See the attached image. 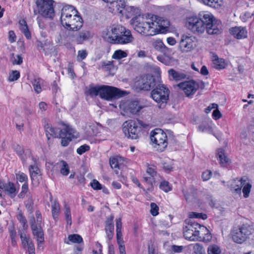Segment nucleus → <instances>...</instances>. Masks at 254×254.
Masks as SVG:
<instances>
[{
  "label": "nucleus",
  "mask_w": 254,
  "mask_h": 254,
  "mask_svg": "<svg viewBox=\"0 0 254 254\" xmlns=\"http://www.w3.org/2000/svg\"><path fill=\"white\" fill-rule=\"evenodd\" d=\"M62 167L60 168V172L63 176H67L69 173V168L68 164L64 160H61Z\"/></svg>",
  "instance_id": "nucleus-41"
},
{
  "label": "nucleus",
  "mask_w": 254,
  "mask_h": 254,
  "mask_svg": "<svg viewBox=\"0 0 254 254\" xmlns=\"http://www.w3.org/2000/svg\"><path fill=\"white\" fill-rule=\"evenodd\" d=\"M113 219L114 216L111 215L107 218L105 222V230L107 238L109 240L112 239L114 236V226L113 223Z\"/></svg>",
  "instance_id": "nucleus-23"
},
{
  "label": "nucleus",
  "mask_w": 254,
  "mask_h": 254,
  "mask_svg": "<svg viewBox=\"0 0 254 254\" xmlns=\"http://www.w3.org/2000/svg\"><path fill=\"white\" fill-rule=\"evenodd\" d=\"M16 178L21 183H28V176L23 172H19L18 173H16Z\"/></svg>",
  "instance_id": "nucleus-49"
},
{
  "label": "nucleus",
  "mask_w": 254,
  "mask_h": 254,
  "mask_svg": "<svg viewBox=\"0 0 254 254\" xmlns=\"http://www.w3.org/2000/svg\"><path fill=\"white\" fill-rule=\"evenodd\" d=\"M254 15L249 12H246L244 14L241 15L240 18L243 22H246L249 18H251Z\"/></svg>",
  "instance_id": "nucleus-63"
},
{
  "label": "nucleus",
  "mask_w": 254,
  "mask_h": 254,
  "mask_svg": "<svg viewBox=\"0 0 254 254\" xmlns=\"http://www.w3.org/2000/svg\"><path fill=\"white\" fill-rule=\"evenodd\" d=\"M54 3L53 0H36L34 14H40L43 17L53 19L55 16Z\"/></svg>",
  "instance_id": "nucleus-2"
},
{
  "label": "nucleus",
  "mask_w": 254,
  "mask_h": 254,
  "mask_svg": "<svg viewBox=\"0 0 254 254\" xmlns=\"http://www.w3.org/2000/svg\"><path fill=\"white\" fill-rule=\"evenodd\" d=\"M197 192V189L193 186H191L186 191L183 190L184 195L186 200H188L190 196H194Z\"/></svg>",
  "instance_id": "nucleus-38"
},
{
  "label": "nucleus",
  "mask_w": 254,
  "mask_h": 254,
  "mask_svg": "<svg viewBox=\"0 0 254 254\" xmlns=\"http://www.w3.org/2000/svg\"><path fill=\"white\" fill-rule=\"evenodd\" d=\"M162 168L165 172L169 173L173 170V167L171 164L164 162L162 163Z\"/></svg>",
  "instance_id": "nucleus-61"
},
{
  "label": "nucleus",
  "mask_w": 254,
  "mask_h": 254,
  "mask_svg": "<svg viewBox=\"0 0 254 254\" xmlns=\"http://www.w3.org/2000/svg\"><path fill=\"white\" fill-rule=\"evenodd\" d=\"M158 211L159 207L154 202L151 203L150 212L151 215L154 216L157 215L159 213Z\"/></svg>",
  "instance_id": "nucleus-54"
},
{
  "label": "nucleus",
  "mask_w": 254,
  "mask_h": 254,
  "mask_svg": "<svg viewBox=\"0 0 254 254\" xmlns=\"http://www.w3.org/2000/svg\"><path fill=\"white\" fill-rule=\"evenodd\" d=\"M242 189L244 197H248L252 189V185L248 182V180L241 178L240 180L236 179L232 182L231 190L233 193L241 194Z\"/></svg>",
  "instance_id": "nucleus-8"
},
{
  "label": "nucleus",
  "mask_w": 254,
  "mask_h": 254,
  "mask_svg": "<svg viewBox=\"0 0 254 254\" xmlns=\"http://www.w3.org/2000/svg\"><path fill=\"white\" fill-rule=\"evenodd\" d=\"M195 42V37L184 34L180 42V49L182 52H190L196 47Z\"/></svg>",
  "instance_id": "nucleus-17"
},
{
  "label": "nucleus",
  "mask_w": 254,
  "mask_h": 254,
  "mask_svg": "<svg viewBox=\"0 0 254 254\" xmlns=\"http://www.w3.org/2000/svg\"><path fill=\"white\" fill-rule=\"evenodd\" d=\"M20 237L21 240V243L24 247H26L29 243H31L32 240L30 237H27L26 234L23 233L21 231H19Z\"/></svg>",
  "instance_id": "nucleus-44"
},
{
  "label": "nucleus",
  "mask_w": 254,
  "mask_h": 254,
  "mask_svg": "<svg viewBox=\"0 0 254 254\" xmlns=\"http://www.w3.org/2000/svg\"><path fill=\"white\" fill-rule=\"evenodd\" d=\"M127 55L126 52L121 50H118L115 52L112 56V58L114 59L120 60L126 57Z\"/></svg>",
  "instance_id": "nucleus-46"
},
{
  "label": "nucleus",
  "mask_w": 254,
  "mask_h": 254,
  "mask_svg": "<svg viewBox=\"0 0 254 254\" xmlns=\"http://www.w3.org/2000/svg\"><path fill=\"white\" fill-rule=\"evenodd\" d=\"M3 187L5 191L7 192L10 198H13L16 196L17 191L14 183L8 182L7 184H6Z\"/></svg>",
  "instance_id": "nucleus-29"
},
{
  "label": "nucleus",
  "mask_w": 254,
  "mask_h": 254,
  "mask_svg": "<svg viewBox=\"0 0 254 254\" xmlns=\"http://www.w3.org/2000/svg\"><path fill=\"white\" fill-rule=\"evenodd\" d=\"M88 53L86 50H79L78 51L77 59L78 61H82L85 59L87 56Z\"/></svg>",
  "instance_id": "nucleus-56"
},
{
  "label": "nucleus",
  "mask_w": 254,
  "mask_h": 254,
  "mask_svg": "<svg viewBox=\"0 0 254 254\" xmlns=\"http://www.w3.org/2000/svg\"><path fill=\"white\" fill-rule=\"evenodd\" d=\"M21 159L22 163L25 164L26 162V160L28 158H31L34 163H36V159L32 155L31 150L29 149H25L24 153L22 154L21 156H19Z\"/></svg>",
  "instance_id": "nucleus-36"
},
{
  "label": "nucleus",
  "mask_w": 254,
  "mask_h": 254,
  "mask_svg": "<svg viewBox=\"0 0 254 254\" xmlns=\"http://www.w3.org/2000/svg\"><path fill=\"white\" fill-rule=\"evenodd\" d=\"M123 131L127 138L137 139L141 136V128L137 126L135 120L126 121L123 125Z\"/></svg>",
  "instance_id": "nucleus-7"
},
{
  "label": "nucleus",
  "mask_w": 254,
  "mask_h": 254,
  "mask_svg": "<svg viewBox=\"0 0 254 254\" xmlns=\"http://www.w3.org/2000/svg\"><path fill=\"white\" fill-rule=\"evenodd\" d=\"M193 254H202L204 253V250L202 245L199 243H196L193 247Z\"/></svg>",
  "instance_id": "nucleus-52"
},
{
  "label": "nucleus",
  "mask_w": 254,
  "mask_h": 254,
  "mask_svg": "<svg viewBox=\"0 0 254 254\" xmlns=\"http://www.w3.org/2000/svg\"><path fill=\"white\" fill-rule=\"evenodd\" d=\"M190 218H201L203 220H205L207 218V216L206 214L203 213H197V212H191L190 214Z\"/></svg>",
  "instance_id": "nucleus-50"
},
{
  "label": "nucleus",
  "mask_w": 254,
  "mask_h": 254,
  "mask_svg": "<svg viewBox=\"0 0 254 254\" xmlns=\"http://www.w3.org/2000/svg\"><path fill=\"white\" fill-rule=\"evenodd\" d=\"M200 19L204 27V30H206L208 34L212 35L219 33V27H221V25L216 24L215 19L212 14L209 13L203 14Z\"/></svg>",
  "instance_id": "nucleus-9"
},
{
  "label": "nucleus",
  "mask_w": 254,
  "mask_h": 254,
  "mask_svg": "<svg viewBox=\"0 0 254 254\" xmlns=\"http://www.w3.org/2000/svg\"><path fill=\"white\" fill-rule=\"evenodd\" d=\"M60 212V205L59 202L55 201L52 204V216L55 220H56Z\"/></svg>",
  "instance_id": "nucleus-37"
},
{
  "label": "nucleus",
  "mask_w": 254,
  "mask_h": 254,
  "mask_svg": "<svg viewBox=\"0 0 254 254\" xmlns=\"http://www.w3.org/2000/svg\"><path fill=\"white\" fill-rule=\"evenodd\" d=\"M122 5L123 6V10H121L119 12L125 14L126 18L128 19L132 17L131 20V23L133 19H136L137 21V17L140 15V9L137 7L126 5L123 3L122 4Z\"/></svg>",
  "instance_id": "nucleus-21"
},
{
  "label": "nucleus",
  "mask_w": 254,
  "mask_h": 254,
  "mask_svg": "<svg viewBox=\"0 0 254 254\" xmlns=\"http://www.w3.org/2000/svg\"><path fill=\"white\" fill-rule=\"evenodd\" d=\"M46 135L47 137L48 143L52 142V138H58L61 134V130L58 127H53L50 124H46L44 126Z\"/></svg>",
  "instance_id": "nucleus-22"
},
{
  "label": "nucleus",
  "mask_w": 254,
  "mask_h": 254,
  "mask_svg": "<svg viewBox=\"0 0 254 254\" xmlns=\"http://www.w3.org/2000/svg\"><path fill=\"white\" fill-rule=\"evenodd\" d=\"M157 167L153 165H148L146 169V173L154 178L157 175Z\"/></svg>",
  "instance_id": "nucleus-48"
},
{
  "label": "nucleus",
  "mask_w": 254,
  "mask_h": 254,
  "mask_svg": "<svg viewBox=\"0 0 254 254\" xmlns=\"http://www.w3.org/2000/svg\"><path fill=\"white\" fill-rule=\"evenodd\" d=\"M109 40V43L111 44L124 45L131 43L133 41L134 38L131 31L126 28L117 38L115 39L110 38Z\"/></svg>",
  "instance_id": "nucleus-18"
},
{
  "label": "nucleus",
  "mask_w": 254,
  "mask_h": 254,
  "mask_svg": "<svg viewBox=\"0 0 254 254\" xmlns=\"http://www.w3.org/2000/svg\"><path fill=\"white\" fill-rule=\"evenodd\" d=\"M20 77V72L18 70H13L9 73L8 80L14 81L17 80Z\"/></svg>",
  "instance_id": "nucleus-53"
},
{
  "label": "nucleus",
  "mask_w": 254,
  "mask_h": 254,
  "mask_svg": "<svg viewBox=\"0 0 254 254\" xmlns=\"http://www.w3.org/2000/svg\"><path fill=\"white\" fill-rule=\"evenodd\" d=\"M187 27L193 33L200 34L204 31V27L202 25L200 18L196 16L189 17L187 19Z\"/></svg>",
  "instance_id": "nucleus-15"
},
{
  "label": "nucleus",
  "mask_w": 254,
  "mask_h": 254,
  "mask_svg": "<svg viewBox=\"0 0 254 254\" xmlns=\"http://www.w3.org/2000/svg\"><path fill=\"white\" fill-rule=\"evenodd\" d=\"M168 73L175 81H180L187 78V75L182 72L177 71L171 68L168 70Z\"/></svg>",
  "instance_id": "nucleus-30"
},
{
  "label": "nucleus",
  "mask_w": 254,
  "mask_h": 254,
  "mask_svg": "<svg viewBox=\"0 0 254 254\" xmlns=\"http://www.w3.org/2000/svg\"><path fill=\"white\" fill-rule=\"evenodd\" d=\"M90 185L95 190H100L102 189L101 184L96 180H93Z\"/></svg>",
  "instance_id": "nucleus-60"
},
{
  "label": "nucleus",
  "mask_w": 254,
  "mask_h": 254,
  "mask_svg": "<svg viewBox=\"0 0 254 254\" xmlns=\"http://www.w3.org/2000/svg\"><path fill=\"white\" fill-rule=\"evenodd\" d=\"M89 150L90 146L87 144H84L78 147L76 150V152L78 154L82 155Z\"/></svg>",
  "instance_id": "nucleus-55"
},
{
  "label": "nucleus",
  "mask_w": 254,
  "mask_h": 254,
  "mask_svg": "<svg viewBox=\"0 0 254 254\" xmlns=\"http://www.w3.org/2000/svg\"><path fill=\"white\" fill-rule=\"evenodd\" d=\"M152 25L155 27L154 30L155 34L158 33L164 34L169 31L170 21L166 18L153 15L151 17Z\"/></svg>",
  "instance_id": "nucleus-12"
},
{
  "label": "nucleus",
  "mask_w": 254,
  "mask_h": 254,
  "mask_svg": "<svg viewBox=\"0 0 254 254\" xmlns=\"http://www.w3.org/2000/svg\"><path fill=\"white\" fill-rule=\"evenodd\" d=\"M220 248L216 245L209 246L207 249V254H221Z\"/></svg>",
  "instance_id": "nucleus-42"
},
{
  "label": "nucleus",
  "mask_w": 254,
  "mask_h": 254,
  "mask_svg": "<svg viewBox=\"0 0 254 254\" xmlns=\"http://www.w3.org/2000/svg\"><path fill=\"white\" fill-rule=\"evenodd\" d=\"M114 61H102L101 62L102 68L107 71H110L114 68Z\"/></svg>",
  "instance_id": "nucleus-43"
},
{
  "label": "nucleus",
  "mask_w": 254,
  "mask_h": 254,
  "mask_svg": "<svg viewBox=\"0 0 254 254\" xmlns=\"http://www.w3.org/2000/svg\"><path fill=\"white\" fill-rule=\"evenodd\" d=\"M185 225L183 227V234L185 239L190 241L197 240L200 234L198 229L202 226L191 219H186L185 221Z\"/></svg>",
  "instance_id": "nucleus-4"
},
{
  "label": "nucleus",
  "mask_w": 254,
  "mask_h": 254,
  "mask_svg": "<svg viewBox=\"0 0 254 254\" xmlns=\"http://www.w3.org/2000/svg\"><path fill=\"white\" fill-rule=\"evenodd\" d=\"M78 11L71 5L64 7L62 10L61 21L67 30L77 31L83 26L82 17L77 14Z\"/></svg>",
  "instance_id": "nucleus-1"
},
{
  "label": "nucleus",
  "mask_w": 254,
  "mask_h": 254,
  "mask_svg": "<svg viewBox=\"0 0 254 254\" xmlns=\"http://www.w3.org/2000/svg\"><path fill=\"white\" fill-rule=\"evenodd\" d=\"M170 91L164 84L156 85L151 91L150 97L158 103H166L169 99Z\"/></svg>",
  "instance_id": "nucleus-10"
},
{
  "label": "nucleus",
  "mask_w": 254,
  "mask_h": 254,
  "mask_svg": "<svg viewBox=\"0 0 254 254\" xmlns=\"http://www.w3.org/2000/svg\"><path fill=\"white\" fill-rule=\"evenodd\" d=\"M68 238L70 241L74 243L80 244L83 242L82 238L78 234H71L68 236Z\"/></svg>",
  "instance_id": "nucleus-45"
},
{
  "label": "nucleus",
  "mask_w": 254,
  "mask_h": 254,
  "mask_svg": "<svg viewBox=\"0 0 254 254\" xmlns=\"http://www.w3.org/2000/svg\"><path fill=\"white\" fill-rule=\"evenodd\" d=\"M26 247H27L29 254H35V246L32 242L29 243L27 245H26Z\"/></svg>",
  "instance_id": "nucleus-64"
},
{
  "label": "nucleus",
  "mask_w": 254,
  "mask_h": 254,
  "mask_svg": "<svg viewBox=\"0 0 254 254\" xmlns=\"http://www.w3.org/2000/svg\"><path fill=\"white\" fill-rule=\"evenodd\" d=\"M91 37L90 32L87 30H83L76 35L75 41L77 44H82L85 41L88 40Z\"/></svg>",
  "instance_id": "nucleus-27"
},
{
  "label": "nucleus",
  "mask_w": 254,
  "mask_h": 254,
  "mask_svg": "<svg viewBox=\"0 0 254 254\" xmlns=\"http://www.w3.org/2000/svg\"><path fill=\"white\" fill-rule=\"evenodd\" d=\"M252 233L251 227L247 224H244L234 227L231 231L233 240L237 243L242 244L245 242Z\"/></svg>",
  "instance_id": "nucleus-6"
},
{
  "label": "nucleus",
  "mask_w": 254,
  "mask_h": 254,
  "mask_svg": "<svg viewBox=\"0 0 254 254\" xmlns=\"http://www.w3.org/2000/svg\"><path fill=\"white\" fill-rule=\"evenodd\" d=\"M100 85L94 86L90 84L88 89L85 91V94L92 97L93 96H100Z\"/></svg>",
  "instance_id": "nucleus-32"
},
{
  "label": "nucleus",
  "mask_w": 254,
  "mask_h": 254,
  "mask_svg": "<svg viewBox=\"0 0 254 254\" xmlns=\"http://www.w3.org/2000/svg\"><path fill=\"white\" fill-rule=\"evenodd\" d=\"M142 107L140 105L139 101L137 100H132L130 101L127 107V110L130 113L135 115L142 109Z\"/></svg>",
  "instance_id": "nucleus-25"
},
{
  "label": "nucleus",
  "mask_w": 254,
  "mask_h": 254,
  "mask_svg": "<svg viewBox=\"0 0 254 254\" xmlns=\"http://www.w3.org/2000/svg\"><path fill=\"white\" fill-rule=\"evenodd\" d=\"M20 25V29L21 32L23 33L26 38L28 39H30L31 38V33L29 30L27 22L25 20L22 19L20 20L19 22Z\"/></svg>",
  "instance_id": "nucleus-33"
},
{
  "label": "nucleus",
  "mask_w": 254,
  "mask_h": 254,
  "mask_svg": "<svg viewBox=\"0 0 254 254\" xmlns=\"http://www.w3.org/2000/svg\"><path fill=\"white\" fill-rule=\"evenodd\" d=\"M157 85L155 77L151 74L143 76L138 82V87L141 90L149 91Z\"/></svg>",
  "instance_id": "nucleus-19"
},
{
  "label": "nucleus",
  "mask_w": 254,
  "mask_h": 254,
  "mask_svg": "<svg viewBox=\"0 0 254 254\" xmlns=\"http://www.w3.org/2000/svg\"><path fill=\"white\" fill-rule=\"evenodd\" d=\"M212 175V172L210 170H206L204 172H203L201 177L203 180V181H207L210 178Z\"/></svg>",
  "instance_id": "nucleus-62"
},
{
  "label": "nucleus",
  "mask_w": 254,
  "mask_h": 254,
  "mask_svg": "<svg viewBox=\"0 0 254 254\" xmlns=\"http://www.w3.org/2000/svg\"><path fill=\"white\" fill-rule=\"evenodd\" d=\"M143 181L147 186V188L145 189L142 187L143 190L146 193L148 192H152L154 190L153 184L155 182L154 179L149 177H144Z\"/></svg>",
  "instance_id": "nucleus-31"
},
{
  "label": "nucleus",
  "mask_w": 254,
  "mask_h": 254,
  "mask_svg": "<svg viewBox=\"0 0 254 254\" xmlns=\"http://www.w3.org/2000/svg\"><path fill=\"white\" fill-rule=\"evenodd\" d=\"M34 163V164L30 165L28 169L32 182L36 180L38 176L41 175L40 169L36 165V163Z\"/></svg>",
  "instance_id": "nucleus-28"
},
{
  "label": "nucleus",
  "mask_w": 254,
  "mask_h": 254,
  "mask_svg": "<svg viewBox=\"0 0 254 254\" xmlns=\"http://www.w3.org/2000/svg\"><path fill=\"white\" fill-rule=\"evenodd\" d=\"M178 86L184 91L187 97H192L199 89V85L196 81L190 80L179 83Z\"/></svg>",
  "instance_id": "nucleus-14"
},
{
  "label": "nucleus",
  "mask_w": 254,
  "mask_h": 254,
  "mask_svg": "<svg viewBox=\"0 0 254 254\" xmlns=\"http://www.w3.org/2000/svg\"><path fill=\"white\" fill-rule=\"evenodd\" d=\"M32 234L37 241L38 247H40L44 243V232L41 225L36 224L35 219L33 217L30 220Z\"/></svg>",
  "instance_id": "nucleus-13"
},
{
  "label": "nucleus",
  "mask_w": 254,
  "mask_h": 254,
  "mask_svg": "<svg viewBox=\"0 0 254 254\" xmlns=\"http://www.w3.org/2000/svg\"><path fill=\"white\" fill-rule=\"evenodd\" d=\"M64 215L65 216V219L67 225L70 226L72 224V219L70 212V209L69 206L65 204L64 205Z\"/></svg>",
  "instance_id": "nucleus-40"
},
{
  "label": "nucleus",
  "mask_w": 254,
  "mask_h": 254,
  "mask_svg": "<svg viewBox=\"0 0 254 254\" xmlns=\"http://www.w3.org/2000/svg\"><path fill=\"white\" fill-rule=\"evenodd\" d=\"M17 219L20 223L22 225L23 229H26L28 228V225L27 224V221L25 217L23 215L22 213L18 214Z\"/></svg>",
  "instance_id": "nucleus-51"
},
{
  "label": "nucleus",
  "mask_w": 254,
  "mask_h": 254,
  "mask_svg": "<svg viewBox=\"0 0 254 254\" xmlns=\"http://www.w3.org/2000/svg\"><path fill=\"white\" fill-rule=\"evenodd\" d=\"M40 80L41 79L40 78H34L31 82L34 90L37 93H39L41 92V87L40 84Z\"/></svg>",
  "instance_id": "nucleus-47"
},
{
  "label": "nucleus",
  "mask_w": 254,
  "mask_h": 254,
  "mask_svg": "<svg viewBox=\"0 0 254 254\" xmlns=\"http://www.w3.org/2000/svg\"><path fill=\"white\" fill-rule=\"evenodd\" d=\"M201 1L205 5L218 8L222 4V0H201Z\"/></svg>",
  "instance_id": "nucleus-34"
},
{
  "label": "nucleus",
  "mask_w": 254,
  "mask_h": 254,
  "mask_svg": "<svg viewBox=\"0 0 254 254\" xmlns=\"http://www.w3.org/2000/svg\"><path fill=\"white\" fill-rule=\"evenodd\" d=\"M132 24L134 26V30L140 34L146 36L155 35L154 27L152 25V21L138 22L136 19L132 20Z\"/></svg>",
  "instance_id": "nucleus-11"
},
{
  "label": "nucleus",
  "mask_w": 254,
  "mask_h": 254,
  "mask_svg": "<svg viewBox=\"0 0 254 254\" xmlns=\"http://www.w3.org/2000/svg\"><path fill=\"white\" fill-rule=\"evenodd\" d=\"M127 94L126 91L115 87L108 85H100V97L106 100L118 99Z\"/></svg>",
  "instance_id": "nucleus-5"
},
{
  "label": "nucleus",
  "mask_w": 254,
  "mask_h": 254,
  "mask_svg": "<svg viewBox=\"0 0 254 254\" xmlns=\"http://www.w3.org/2000/svg\"><path fill=\"white\" fill-rule=\"evenodd\" d=\"M184 249L183 246L172 245L171 247V254L180 253Z\"/></svg>",
  "instance_id": "nucleus-57"
},
{
  "label": "nucleus",
  "mask_w": 254,
  "mask_h": 254,
  "mask_svg": "<svg viewBox=\"0 0 254 254\" xmlns=\"http://www.w3.org/2000/svg\"><path fill=\"white\" fill-rule=\"evenodd\" d=\"M150 137L154 148L157 151L163 152L167 148L168 144L167 136L161 128H155L152 130Z\"/></svg>",
  "instance_id": "nucleus-3"
},
{
  "label": "nucleus",
  "mask_w": 254,
  "mask_h": 254,
  "mask_svg": "<svg viewBox=\"0 0 254 254\" xmlns=\"http://www.w3.org/2000/svg\"><path fill=\"white\" fill-rule=\"evenodd\" d=\"M211 60L213 64V67L217 69L222 68V59L219 58L218 56L214 53H212Z\"/></svg>",
  "instance_id": "nucleus-35"
},
{
  "label": "nucleus",
  "mask_w": 254,
  "mask_h": 254,
  "mask_svg": "<svg viewBox=\"0 0 254 254\" xmlns=\"http://www.w3.org/2000/svg\"><path fill=\"white\" fill-rule=\"evenodd\" d=\"M110 164L112 168L116 169H119L118 160L116 158H112L110 159Z\"/></svg>",
  "instance_id": "nucleus-59"
},
{
  "label": "nucleus",
  "mask_w": 254,
  "mask_h": 254,
  "mask_svg": "<svg viewBox=\"0 0 254 254\" xmlns=\"http://www.w3.org/2000/svg\"><path fill=\"white\" fill-rule=\"evenodd\" d=\"M126 29V28L121 25H113L102 31V37L105 41L109 43L110 38H117Z\"/></svg>",
  "instance_id": "nucleus-16"
},
{
  "label": "nucleus",
  "mask_w": 254,
  "mask_h": 254,
  "mask_svg": "<svg viewBox=\"0 0 254 254\" xmlns=\"http://www.w3.org/2000/svg\"><path fill=\"white\" fill-rule=\"evenodd\" d=\"M116 226L117 243L118 245L123 244H124V241L122 232V222L121 218H120L116 220Z\"/></svg>",
  "instance_id": "nucleus-26"
},
{
  "label": "nucleus",
  "mask_w": 254,
  "mask_h": 254,
  "mask_svg": "<svg viewBox=\"0 0 254 254\" xmlns=\"http://www.w3.org/2000/svg\"><path fill=\"white\" fill-rule=\"evenodd\" d=\"M12 57L13 58L14 60L12 61L13 64H21L23 62V59L21 55H18L16 56V58L14 57V54L13 53L11 54Z\"/></svg>",
  "instance_id": "nucleus-58"
},
{
  "label": "nucleus",
  "mask_w": 254,
  "mask_h": 254,
  "mask_svg": "<svg viewBox=\"0 0 254 254\" xmlns=\"http://www.w3.org/2000/svg\"><path fill=\"white\" fill-rule=\"evenodd\" d=\"M159 188L164 191L168 192L172 190V187L169 182L164 180L160 183Z\"/></svg>",
  "instance_id": "nucleus-39"
},
{
  "label": "nucleus",
  "mask_w": 254,
  "mask_h": 254,
  "mask_svg": "<svg viewBox=\"0 0 254 254\" xmlns=\"http://www.w3.org/2000/svg\"><path fill=\"white\" fill-rule=\"evenodd\" d=\"M230 33L237 39H242L247 37V31L244 27H235L229 29Z\"/></svg>",
  "instance_id": "nucleus-24"
},
{
  "label": "nucleus",
  "mask_w": 254,
  "mask_h": 254,
  "mask_svg": "<svg viewBox=\"0 0 254 254\" xmlns=\"http://www.w3.org/2000/svg\"><path fill=\"white\" fill-rule=\"evenodd\" d=\"M74 131L69 126L65 125L64 127L61 130V134L58 138H61V144L63 146H67L69 143L71 141L72 138L74 137Z\"/></svg>",
  "instance_id": "nucleus-20"
}]
</instances>
